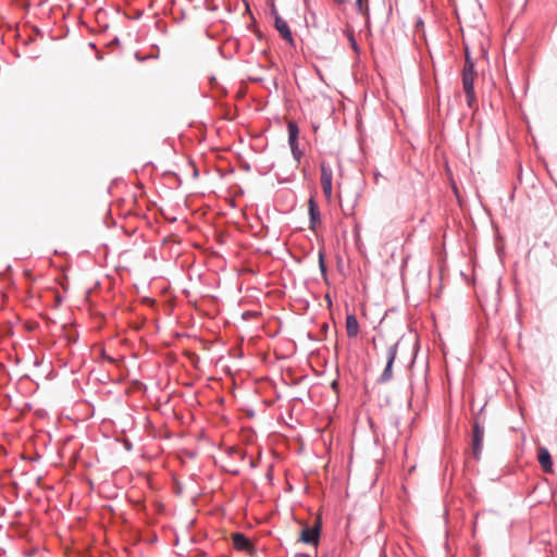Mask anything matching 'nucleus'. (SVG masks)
Returning <instances> with one entry per match:
<instances>
[{"mask_svg":"<svg viewBox=\"0 0 557 557\" xmlns=\"http://www.w3.org/2000/svg\"><path fill=\"white\" fill-rule=\"evenodd\" d=\"M483 409L484 406L480 409L472 422V455L476 460L480 459L483 448L484 426L479 421V416L482 413Z\"/></svg>","mask_w":557,"mask_h":557,"instance_id":"nucleus-1","label":"nucleus"},{"mask_svg":"<svg viewBox=\"0 0 557 557\" xmlns=\"http://www.w3.org/2000/svg\"><path fill=\"white\" fill-rule=\"evenodd\" d=\"M398 345H399V342H396L387 348L386 366H385L383 372L381 373V375L376 380V382L379 384L388 383L393 379V364L397 357Z\"/></svg>","mask_w":557,"mask_h":557,"instance_id":"nucleus-2","label":"nucleus"},{"mask_svg":"<svg viewBox=\"0 0 557 557\" xmlns=\"http://www.w3.org/2000/svg\"><path fill=\"white\" fill-rule=\"evenodd\" d=\"M287 131H288V145L290 147V151L293 154V158L297 161V163L300 162L302 158V150L298 146V138H299V126L295 121H289L287 123Z\"/></svg>","mask_w":557,"mask_h":557,"instance_id":"nucleus-3","label":"nucleus"},{"mask_svg":"<svg viewBox=\"0 0 557 557\" xmlns=\"http://www.w3.org/2000/svg\"><path fill=\"white\" fill-rule=\"evenodd\" d=\"M320 168L322 190L324 196L330 200L332 198L333 171L332 168L325 162H322Z\"/></svg>","mask_w":557,"mask_h":557,"instance_id":"nucleus-4","label":"nucleus"},{"mask_svg":"<svg viewBox=\"0 0 557 557\" xmlns=\"http://www.w3.org/2000/svg\"><path fill=\"white\" fill-rule=\"evenodd\" d=\"M320 533H321V525H306L302 528L300 532L299 540L309 545H318L320 540Z\"/></svg>","mask_w":557,"mask_h":557,"instance_id":"nucleus-5","label":"nucleus"},{"mask_svg":"<svg viewBox=\"0 0 557 557\" xmlns=\"http://www.w3.org/2000/svg\"><path fill=\"white\" fill-rule=\"evenodd\" d=\"M273 14H274V17H275L274 26H275L276 30L280 33V35L282 36L283 39H285L289 44H293L294 42V38H293V34H292V30H290L287 22L285 20H283L277 14L275 9H273Z\"/></svg>","mask_w":557,"mask_h":557,"instance_id":"nucleus-6","label":"nucleus"},{"mask_svg":"<svg viewBox=\"0 0 557 557\" xmlns=\"http://www.w3.org/2000/svg\"><path fill=\"white\" fill-rule=\"evenodd\" d=\"M537 460L545 473L553 472V466H554L553 458L546 447L541 446L537 449Z\"/></svg>","mask_w":557,"mask_h":557,"instance_id":"nucleus-7","label":"nucleus"},{"mask_svg":"<svg viewBox=\"0 0 557 557\" xmlns=\"http://www.w3.org/2000/svg\"><path fill=\"white\" fill-rule=\"evenodd\" d=\"M308 207L310 222L309 228L314 231L317 225L321 222V213L315 200L312 197L308 200Z\"/></svg>","mask_w":557,"mask_h":557,"instance_id":"nucleus-8","label":"nucleus"},{"mask_svg":"<svg viewBox=\"0 0 557 557\" xmlns=\"http://www.w3.org/2000/svg\"><path fill=\"white\" fill-rule=\"evenodd\" d=\"M233 546L237 550L249 552L251 550L252 544L250 540L243 533L237 532L232 535Z\"/></svg>","mask_w":557,"mask_h":557,"instance_id":"nucleus-9","label":"nucleus"},{"mask_svg":"<svg viewBox=\"0 0 557 557\" xmlns=\"http://www.w3.org/2000/svg\"><path fill=\"white\" fill-rule=\"evenodd\" d=\"M346 332L349 338L356 337L359 333V322L352 313L346 317Z\"/></svg>","mask_w":557,"mask_h":557,"instance_id":"nucleus-10","label":"nucleus"},{"mask_svg":"<svg viewBox=\"0 0 557 557\" xmlns=\"http://www.w3.org/2000/svg\"><path fill=\"white\" fill-rule=\"evenodd\" d=\"M461 75H476L475 64L470 55V51L468 48L466 49V57H465V63H463V67L461 71Z\"/></svg>","mask_w":557,"mask_h":557,"instance_id":"nucleus-11","label":"nucleus"},{"mask_svg":"<svg viewBox=\"0 0 557 557\" xmlns=\"http://www.w3.org/2000/svg\"><path fill=\"white\" fill-rule=\"evenodd\" d=\"M476 75H461L463 91L474 90V79Z\"/></svg>","mask_w":557,"mask_h":557,"instance_id":"nucleus-12","label":"nucleus"},{"mask_svg":"<svg viewBox=\"0 0 557 557\" xmlns=\"http://www.w3.org/2000/svg\"><path fill=\"white\" fill-rule=\"evenodd\" d=\"M319 268H320L322 276L324 278H326L327 269H326V264L324 261V255L321 250L319 251Z\"/></svg>","mask_w":557,"mask_h":557,"instance_id":"nucleus-13","label":"nucleus"},{"mask_svg":"<svg viewBox=\"0 0 557 557\" xmlns=\"http://www.w3.org/2000/svg\"><path fill=\"white\" fill-rule=\"evenodd\" d=\"M463 92H465L466 98H467L468 107L472 108L474 102H475V100H476L475 90H470V91L466 90Z\"/></svg>","mask_w":557,"mask_h":557,"instance_id":"nucleus-14","label":"nucleus"},{"mask_svg":"<svg viewBox=\"0 0 557 557\" xmlns=\"http://www.w3.org/2000/svg\"><path fill=\"white\" fill-rule=\"evenodd\" d=\"M356 7L360 14L369 15V7L363 5V0H356Z\"/></svg>","mask_w":557,"mask_h":557,"instance_id":"nucleus-15","label":"nucleus"},{"mask_svg":"<svg viewBox=\"0 0 557 557\" xmlns=\"http://www.w3.org/2000/svg\"><path fill=\"white\" fill-rule=\"evenodd\" d=\"M349 42H350L351 48H352L356 52H359V46H358V44H357V41H356V39H355V36H354L352 34L349 36Z\"/></svg>","mask_w":557,"mask_h":557,"instance_id":"nucleus-16","label":"nucleus"},{"mask_svg":"<svg viewBox=\"0 0 557 557\" xmlns=\"http://www.w3.org/2000/svg\"><path fill=\"white\" fill-rule=\"evenodd\" d=\"M117 45H120V39H119V37H114V38L109 42V46H110V47L117 46Z\"/></svg>","mask_w":557,"mask_h":557,"instance_id":"nucleus-17","label":"nucleus"},{"mask_svg":"<svg viewBox=\"0 0 557 557\" xmlns=\"http://www.w3.org/2000/svg\"><path fill=\"white\" fill-rule=\"evenodd\" d=\"M257 466H258V461H257V460L251 459V460H250V467H251V468H256Z\"/></svg>","mask_w":557,"mask_h":557,"instance_id":"nucleus-18","label":"nucleus"},{"mask_svg":"<svg viewBox=\"0 0 557 557\" xmlns=\"http://www.w3.org/2000/svg\"><path fill=\"white\" fill-rule=\"evenodd\" d=\"M423 25V21L421 18H419L416 23V27L418 28L419 26H422Z\"/></svg>","mask_w":557,"mask_h":557,"instance_id":"nucleus-19","label":"nucleus"},{"mask_svg":"<svg viewBox=\"0 0 557 557\" xmlns=\"http://www.w3.org/2000/svg\"><path fill=\"white\" fill-rule=\"evenodd\" d=\"M96 58H97L98 60H102V59H103V57H102V54H101L100 52H98V53H97Z\"/></svg>","mask_w":557,"mask_h":557,"instance_id":"nucleus-20","label":"nucleus"},{"mask_svg":"<svg viewBox=\"0 0 557 557\" xmlns=\"http://www.w3.org/2000/svg\"><path fill=\"white\" fill-rule=\"evenodd\" d=\"M334 2L338 3V4H342L345 2V0H333Z\"/></svg>","mask_w":557,"mask_h":557,"instance_id":"nucleus-21","label":"nucleus"},{"mask_svg":"<svg viewBox=\"0 0 557 557\" xmlns=\"http://www.w3.org/2000/svg\"><path fill=\"white\" fill-rule=\"evenodd\" d=\"M125 446H126V449H131L132 444H131V443H126V445H125Z\"/></svg>","mask_w":557,"mask_h":557,"instance_id":"nucleus-22","label":"nucleus"},{"mask_svg":"<svg viewBox=\"0 0 557 557\" xmlns=\"http://www.w3.org/2000/svg\"><path fill=\"white\" fill-rule=\"evenodd\" d=\"M89 47H90V48H92V49H95V48H96V45H95L94 42H90V44H89Z\"/></svg>","mask_w":557,"mask_h":557,"instance_id":"nucleus-23","label":"nucleus"},{"mask_svg":"<svg viewBox=\"0 0 557 557\" xmlns=\"http://www.w3.org/2000/svg\"><path fill=\"white\" fill-rule=\"evenodd\" d=\"M327 327H329L327 324H324L323 327H322V331L327 330Z\"/></svg>","mask_w":557,"mask_h":557,"instance_id":"nucleus-24","label":"nucleus"},{"mask_svg":"<svg viewBox=\"0 0 557 557\" xmlns=\"http://www.w3.org/2000/svg\"><path fill=\"white\" fill-rule=\"evenodd\" d=\"M327 327H329L327 324H324L323 327H322V331L327 330Z\"/></svg>","mask_w":557,"mask_h":557,"instance_id":"nucleus-25","label":"nucleus"},{"mask_svg":"<svg viewBox=\"0 0 557 557\" xmlns=\"http://www.w3.org/2000/svg\"><path fill=\"white\" fill-rule=\"evenodd\" d=\"M136 58L140 61H143L144 59L139 58V53H136Z\"/></svg>","mask_w":557,"mask_h":557,"instance_id":"nucleus-26","label":"nucleus"},{"mask_svg":"<svg viewBox=\"0 0 557 557\" xmlns=\"http://www.w3.org/2000/svg\"><path fill=\"white\" fill-rule=\"evenodd\" d=\"M336 384H337V382H336V381H334V382L332 383V386H333V387H336Z\"/></svg>","mask_w":557,"mask_h":557,"instance_id":"nucleus-27","label":"nucleus"}]
</instances>
